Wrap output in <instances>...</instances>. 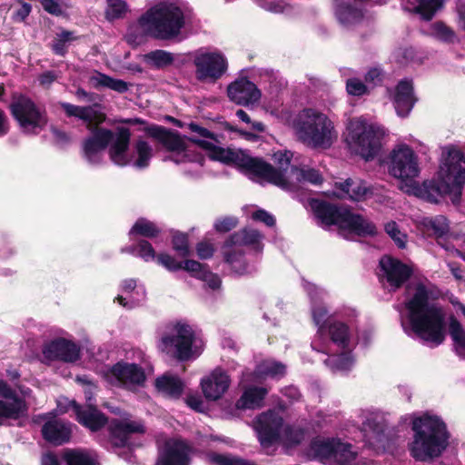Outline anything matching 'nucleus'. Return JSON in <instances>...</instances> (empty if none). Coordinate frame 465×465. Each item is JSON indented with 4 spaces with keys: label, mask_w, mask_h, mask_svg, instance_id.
Masks as SVG:
<instances>
[{
    "label": "nucleus",
    "mask_w": 465,
    "mask_h": 465,
    "mask_svg": "<svg viewBox=\"0 0 465 465\" xmlns=\"http://www.w3.org/2000/svg\"><path fill=\"white\" fill-rule=\"evenodd\" d=\"M412 331L422 341L439 346L444 342L445 316L441 307L430 302V291L422 282L414 287V293L405 302Z\"/></svg>",
    "instance_id": "1"
},
{
    "label": "nucleus",
    "mask_w": 465,
    "mask_h": 465,
    "mask_svg": "<svg viewBox=\"0 0 465 465\" xmlns=\"http://www.w3.org/2000/svg\"><path fill=\"white\" fill-rule=\"evenodd\" d=\"M464 184L465 154L460 151H451L440 166L438 178L424 181L417 189V195L432 203H437L445 195H450L452 203L459 204Z\"/></svg>",
    "instance_id": "2"
},
{
    "label": "nucleus",
    "mask_w": 465,
    "mask_h": 465,
    "mask_svg": "<svg viewBox=\"0 0 465 465\" xmlns=\"http://www.w3.org/2000/svg\"><path fill=\"white\" fill-rule=\"evenodd\" d=\"M413 440L409 444L412 458L419 461L440 457L449 445L446 423L437 415L424 413L411 422Z\"/></svg>",
    "instance_id": "3"
},
{
    "label": "nucleus",
    "mask_w": 465,
    "mask_h": 465,
    "mask_svg": "<svg viewBox=\"0 0 465 465\" xmlns=\"http://www.w3.org/2000/svg\"><path fill=\"white\" fill-rule=\"evenodd\" d=\"M90 135L83 140V156L91 164L101 163L99 153L109 145V157L111 161L120 167L129 165L132 159L127 156L130 146L131 131L127 127H117L114 134L110 129L88 130Z\"/></svg>",
    "instance_id": "4"
},
{
    "label": "nucleus",
    "mask_w": 465,
    "mask_h": 465,
    "mask_svg": "<svg viewBox=\"0 0 465 465\" xmlns=\"http://www.w3.org/2000/svg\"><path fill=\"white\" fill-rule=\"evenodd\" d=\"M138 24L155 39L172 40L180 35L185 25L184 14L174 5H156L143 14Z\"/></svg>",
    "instance_id": "5"
},
{
    "label": "nucleus",
    "mask_w": 465,
    "mask_h": 465,
    "mask_svg": "<svg viewBox=\"0 0 465 465\" xmlns=\"http://www.w3.org/2000/svg\"><path fill=\"white\" fill-rule=\"evenodd\" d=\"M297 137L312 148H330L333 143L334 126L328 116L312 108L303 109L294 121Z\"/></svg>",
    "instance_id": "6"
},
{
    "label": "nucleus",
    "mask_w": 465,
    "mask_h": 465,
    "mask_svg": "<svg viewBox=\"0 0 465 465\" xmlns=\"http://www.w3.org/2000/svg\"><path fill=\"white\" fill-rule=\"evenodd\" d=\"M347 130L346 143L353 153L367 162L379 155L385 135L382 127L356 119L350 121Z\"/></svg>",
    "instance_id": "7"
},
{
    "label": "nucleus",
    "mask_w": 465,
    "mask_h": 465,
    "mask_svg": "<svg viewBox=\"0 0 465 465\" xmlns=\"http://www.w3.org/2000/svg\"><path fill=\"white\" fill-rule=\"evenodd\" d=\"M10 114L24 132L37 134L45 128L48 116L45 109H42L28 96L15 94L9 104Z\"/></svg>",
    "instance_id": "8"
},
{
    "label": "nucleus",
    "mask_w": 465,
    "mask_h": 465,
    "mask_svg": "<svg viewBox=\"0 0 465 465\" xmlns=\"http://www.w3.org/2000/svg\"><path fill=\"white\" fill-rule=\"evenodd\" d=\"M146 431L145 423L141 419H114L108 428L109 443L114 452L121 449L133 451L142 446L139 440Z\"/></svg>",
    "instance_id": "9"
},
{
    "label": "nucleus",
    "mask_w": 465,
    "mask_h": 465,
    "mask_svg": "<svg viewBox=\"0 0 465 465\" xmlns=\"http://www.w3.org/2000/svg\"><path fill=\"white\" fill-rule=\"evenodd\" d=\"M194 340L195 333L189 324L176 322L162 335L158 347L178 361H187L193 358Z\"/></svg>",
    "instance_id": "10"
},
{
    "label": "nucleus",
    "mask_w": 465,
    "mask_h": 465,
    "mask_svg": "<svg viewBox=\"0 0 465 465\" xmlns=\"http://www.w3.org/2000/svg\"><path fill=\"white\" fill-rule=\"evenodd\" d=\"M237 166L246 173L262 178L283 190H290L292 186L281 169H276L262 158L252 157L242 152Z\"/></svg>",
    "instance_id": "11"
},
{
    "label": "nucleus",
    "mask_w": 465,
    "mask_h": 465,
    "mask_svg": "<svg viewBox=\"0 0 465 465\" xmlns=\"http://www.w3.org/2000/svg\"><path fill=\"white\" fill-rule=\"evenodd\" d=\"M308 205L318 223L323 227L337 226L343 230L351 207L318 198H310Z\"/></svg>",
    "instance_id": "12"
},
{
    "label": "nucleus",
    "mask_w": 465,
    "mask_h": 465,
    "mask_svg": "<svg viewBox=\"0 0 465 465\" xmlns=\"http://www.w3.org/2000/svg\"><path fill=\"white\" fill-rule=\"evenodd\" d=\"M389 173L401 181H412L420 174L418 157L409 145L402 144L391 151Z\"/></svg>",
    "instance_id": "13"
},
{
    "label": "nucleus",
    "mask_w": 465,
    "mask_h": 465,
    "mask_svg": "<svg viewBox=\"0 0 465 465\" xmlns=\"http://www.w3.org/2000/svg\"><path fill=\"white\" fill-rule=\"evenodd\" d=\"M193 64L195 67V78L201 83H215L228 69L227 59L219 52L197 54Z\"/></svg>",
    "instance_id": "14"
},
{
    "label": "nucleus",
    "mask_w": 465,
    "mask_h": 465,
    "mask_svg": "<svg viewBox=\"0 0 465 465\" xmlns=\"http://www.w3.org/2000/svg\"><path fill=\"white\" fill-rule=\"evenodd\" d=\"M382 277L394 290L401 288L412 276L413 270L408 264L391 255H383L379 261Z\"/></svg>",
    "instance_id": "15"
},
{
    "label": "nucleus",
    "mask_w": 465,
    "mask_h": 465,
    "mask_svg": "<svg viewBox=\"0 0 465 465\" xmlns=\"http://www.w3.org/2000/svg\"><path fill=\"white\" fill-rule=\"evenodd\" d=\"M192 447L182 439L166 440L154 465H190Z\"/></svg>",
    "instance_id": "16"
},
{
    "label": "nucleus",
    "mask_w": 465,
    "mask_h": 465,
    "mask_svg": "<svg viewBox=\"0 0 465 465\" xmlns=\"http://www.w3.org/2000/svg\"><path fill=\"white\" fill-rule=\"evenodd\" d=\"M283 419L272 411L260 414L256 420L255 430L262 446L270 447L279 441Z\"/></svg>",
    "instance_id": "17"
},
{
    "label": "nucleus",
    "mask_w": 465,
    "mask_h": 465,
    "mask_svg": "<svg viewBox=\"0 0 465 465\" xmlns=\"http://www.w3.org/2000/svg\"><path fill=\"white\" fill-rule=\"evenodd\" d=\"M43 354L49 361H60L73 363L81 356V349L74 341L65 338H56L46 343Z\"/></svg>",
    "instance_id": "18"
},
{
    "label": "nucleus",
    "mask_w": 465,
    "mask_h": 465,
    "mask_svg": "<svg viewBox=\"0 0 465 465\" xmlns=\"http://www.w3.org/2000/svg\"><path fill=\"white\" fill-rule=\"evenodd\" d=\"M69 406L74 413L75 420L93 432L101 430L108 423V417L96 406L83 407L74 400L69 401Z\"/></svg>",
    "instance_id": "19"
},
{
    "label": "nucleus",
    "mask_w": 465,
    "mask_h": 465,
    "mask_svg": "<svg viewBox=\"0 0 465 465\" xmlns=\"http://www.w3.org/2000/svg\"><path fill=\"white\" fill-rule=\"evenodd\" d=\"M227 95L236 104L246 106L257 103L262 93L247 77H242L228 85Z\"/></svg>",
    "instance_id": "20"
},
{
    "label": "nucleus",
    "mask_w": 465,
    "mask_h": 465,
    "mask_svg": "<svg viewBox=\"0 0 465 465\" xmlns=\"http://www.w3.org/2000/svg\"><path fill=\"white\" fill-rule=\"evenodd\" d=\"M144 131L149 136L157 140L168 152L181 153L187 150L184 141L186 136L183 137L178 131L158 124H152Z\"/></svg>",
    "instance_id": "21"
},
{
    "label": "nucleus",
    "mask_w": 465,
    "mask_h": 465,
    "mask_svg": "<svg viewBox=\"0 0 465 465\" xmlns=\"http://www.w3.org/2000/svg\"><path fill=\"white\" fill-rule=\"evenodd\" d=\"M231 383L228 374L218 368L202 380L201 387L204 397L210 401L219 400L229 389Z\"/></svg>",
    "instance_id": "22"
},
{
    "label": "nucleus",
    "mask_w": 465,
    "mask_h": 465,
    "mask_svg": "<svg viewBox=\"0 0 465 465\" xmlns=\"http://www.w3.org/2000/svg\"><path fill=\"white\" fill-rule=\"evenodd\" d=\"M41 434L46 442L54 446H61L71 440V425L60 419H49L42 426Z\"/></svg>",
    "instance_id": "23"
},
{
    "label": "nucleus",
    "mask_w": 465,
    "mask_h": 465,
    "mask_svg": "<svg viewBox=\"0 0 465 465\" xmlns=\"http://www.w3.org/2000/svg\"><path fill=\"white\" fill-rule=\"evenodd\" d=\"M109 373L124 385L142 386L146 380L143 369L136 363L119 361L110 368Z\"/></svg>",
    "instance_id": "24"
},
{
    "label": "nucleus",
    "mask_w": 465,
    "mask_h": 465,
    "mask_svg": "<svg viewBox=\"0 0 465 465\" xmlns=\"http://www.w3.org/2000/svg\"><path fill=\"white\" fill-rule=\"evenodd\" d=\"M333 13L338 22L345 27L360 25L364 18L362 9L356 3L333 0Z\"/></svg>",
    "instance_id": "25"
},
{
    "label": "nucleus",
    "mask_w": 465,
    "mask_h": 465,
    "mask_svg": "<svg viewBox=\"0 0 465 465\" xmlns=\"http://www.w3.org/2000/svg\"><path fill=\"white\" fill-rule=\"evenodd\" d=\"M417 98L414 96L411 81L401 80L395 87L393 104L396 113L401 117H407L412 110Z\"/></svg>",
    "instance_id": "26"
},
{
    "label": "nucleus",
    "mask_w": 465,
    "mask_h": 465,
    "mask_svg": "<svg viewBox=\"0 0 465 465\" xmlns=\"http://www.w3.org/2000/svg\"><path fill=\"white\" fill-rule=\"evenodd\" d=\"M222 255L232 272L239 276L251 274L254 271L247 262L244 251L237 246H226L225 241L222 246Z\"/></svg>",
    "instance_id": "27"
},
{
    "label": "nucleus",
    "mask_w": 465,
    "mask_h": 465,
    "mask_svg": "<svg viewBox=\"0 0 465 465\" xmlns=\"http://www.w3.org/2000/svg\"><path fill=\"white\" fill-rule=\"evenodd\" d=\"M335 188L341 192L339 198H348L354 202H361L373 195V190L362 180L348 178L343 182L335 183Z\"/></svg>",
    "instance_id": "28"
},
{
    "label": "nucleus",
    "mask_w": 465,
    "mask_h": 465,
    "mask_svg": "<svg viewBox=\"0 0 465 465\" xmlns=\"http://www.w3.org/2000/svg\"><path fill=\"white\" fill-rule=\"evenodd\" d=\"M263 235L256 229L242 228L232 233L226 240V246H252L255 251L261 252L263 248L261 242Z\"/></svg>",
    "instance_id": "29"
},
{
    "label": "nucleus",
    "mask_w": 465,
    "mask_h": 465,
    "mask_svg": "<svg viewBox=\"0 0 465 465\" xmlns=\"http://www.w3.org/2000/svg\"><path fill=\"white\" fill-rule=\"evenodd\" d=\"M343 231H348L360 237H373L378 233L376 225L360 213L351 210L349 213Z\"/></svg>",
    "instance_id": "30"
},
{
    "label": "nucleus",
    "mask_w": 465,
    "mask_h": 465,
    "mask_svg": "<svg viewBox=\"0 0 465 465\" xmlns=\"http://www.w3.org/2000/svg\"><path fill=\"white\" fill-rule=\"evenodd\" d=\"M5 400H11V401L0 400V426L4 425L5 420H19L28 411L25 400L20 396L5 398Z\"/></svg>",
    "instance_id": "31"
},
{
    "label": "nucleus",
    "mask_w": 465,
    "mask_h": 465,
    "mask_svg": "<svg viewBox=\"0 0 465 465\" xmlns=\"http://www.w3.org/2000/svg\"><path fill=\"white\" fill-rule=\"evenodd\" d=\"M267 394V390L262 387H250L246 389L242 396L236 401L237 410H247L259 408Z\"/></svg>",
    "instance_id": "32"
},
{
    "label": "nucleus",
    "mask_w": 465,
    "mask_h": 465,
    "mask_svg": "<svg viewBox=\"0 0 465 465\" xmlns=\"http://www.w3.org/2000/svg\"><path fill=\"white\" fill-rule=\"evenodd\" d=\"M156 262L169 272L184 270L190 274L191 272H194L196 268H200L199 262L197 261L185 259L184 261L179 262L173 256L165 252L158 253Z\"/></svg>",
    "instance_id": "33"
},
{
    "label": "nucleus",
    "mask_w": 465,
    "mask_h": 465,
    "mask_svg": "<svg viewBox=\"0 0 465 465\" xmlns=\"http://www.w3.org/2000/svg\"><path fill=\"white\" fill-rule=\"evenodd\" d=\"M62 460L65 465H100L97 457L84 449H64Z\"/></svg>",
    "instance_id": "34"
},
{
    "label": "nucleus",
    "mask_w": 465,
    "mask_h": 465,
    "mask_svg": "<svg viewBox=\"0 0 465 465\" xmlns=\"http://www.w3.org/2000/svg\"><path fill=\"white\" fill-rule=\"evenodd\" d=\"M325 332L330 336L331 341L342 351L348 349L350 344L349 326L341 322L332 321L328 323Z\"/></svg>",
    "instance_id": "35"
},
{
    "label": "nucleus",
    "mask_w": 465,
    "mask_h": 465,
    "mask_svg": "<svg viewBox=\"0 0 465 465\" xmlns=\"http://www.w3.org/2000/svg\"><path fill=\"white\" fill-rule=\"evenodd\" d=\"M156 389L172 398L178 399L183 392V382L177 376L163 374L155 380Z\"/></svg>",
    "instance_id": "36"
},
{
    "label": "nucleus",
    "mask_w": 465,
    "mask_h": 465,
    "mask_svg": "<svg viewBox=\"0 0 465 465\" xmlns=\"http://www.w3.org/2000/svg\"><path fill=\"white\" fill-rule=\"evenodd\" d=\"M134 148L135 151V153L137 154V158L133 161V156L131 155L130 158L132 159L131 163L129 164H133L134 167L137 169H145L150 165L151 159L153 158V148L149 144L148 142L138 139L135 141L134 144ZM129 157V155L127 154Z\"/></svg>",
    "instance_id": "37"
},
{
    "label": "nucleus",
    "mask_w": 465,
    "mask_h": 465,
    "mask_svg": "<svg viewBox=\"0 0 465 465\" xmlns=\"http://www.w3.org/2000/svg\"><path fill=\"white\" fill-rule=\"evenodd\" d=\"M337 442L338 440L333 438L327 440L314 439L310 444V450L317 459L331 461Z\"/></svg>",
    "instance_id": "38"
},
{
    "label": "nucleus",
    "mask_w": 465,
    "mask_h": 465,
    "mask_svg": "<svg viewBox=\"0 0 465 465\" xmlns=\"http://www.w3.org/2000/svg\"><path fill=\"white\" fill-rule=\"evenodd\" d=\"M162 230L158 225L143 217H140L134 223L129 231V235H138L144 238L153 239L160 235Z\"/></svg>",
    "instance_id": "39"
},
{
    "label": "nucleus",
    "mask_w": 465,
    "mask_h": 465,
    "mask_svg": "<svg viewBox=\"0 0 465 465\" xmlns=\"http://www.w3.org/2000/svg\"><path fill=\"white\" fill-rule=\"evenodd\" d=\"M449 334L458 355L465 353V328L460 321L451 315L449 318Z\"/></svg>",
    "instance_id": "40"
},
{
    "label": "nucleus",
    "mask_w": 465,
    "mask_h": 465,
    "mask_svg": "<svg viewBox=\"0 0 465 465\" xmlns=\"http://www.w3.org/2000/svg\"><path fill=\"white\" fill-rule=\"evenodd\" d=\"M423 224L427 232H431V234L437 239L438 243L441 245L440 239L443 238L450 232V223L448 219L443 215H437L425 219Z\"/></svg>",
    "instance_id": "41"
},
{
    "label": "nucleus",
    "mask_w": 465,
    "mask_h": 465,
    "mask_svg": "<svg viewBox=\"0 0 465 465\" xmlns=\"http://www.w3.org/2000/svg\"><path fill=\"white\" fill-rule=\"evenodd\" d=\"M350 443H343L340 440L336 443L335 452L331 458L334 465H352L357 458V453L351 450Z\"/></svg>",
    "instance_id": "42"
},
{
    "label": "nucleus",
    "mask_w": 465,
    "mask_h": 465,
    "mask_svg": "<svg viewBox=\"0 0 465 465\" xmlns=\"http://www.w3.org/2000/svg\"><path fill=\"white\" fill-rule=\"evenodd\" d=\"M78 36L74 35L73 31L63 30L60 34H56L51 44L52 52L59 56H65L67 54V44L75 41Z\"/></svg>",
    "instance_id": "43"
},
{
    "label": "nucleus",
    "mask_w": 465,
    "mask_h": 465,
    "mask_svg": "<svg viewBox=\"0 0 465 465\" xmlns=\"http://www.w3.org/2000/svg\"><path fill=\"white\" fill-rule=\"evenodd\" d=\"M444 0H419L414 12L425 21L431 20L435 14L443 7Z\"/></svg>",
    "instance_id": "44"
},
{
    "label": "nucleus",
    "mask_w": 465,
    "mask_h": 465,
    "mask_svg": "<svg viewBox=\"0 0 465 465\" xmlns=\"http://www.w3.org/2000/svg\"><path fill=\"white\" fill-rule=\"evenodd\" d=\"M200 268H196L194 272L190 275L207 283L212 290H218L221 287L222 281L218 274L212 272L206 263L199 262Z\"/></svg>",
    "instance_id": "45"
},
{
    "label": "nucleus",
    "mask_w": 465,
    "mask_h": 465,
    "mask_svg": "<svg viewBox=\"0 0 465 465\" xmlns=\"http://www.w3.org/2000/svg\"><path fill=\"white\" fill-rule=\"evenodd\" d=\"M145 60L151 63L156 69H162L171 65L174 61V57L170 52L157 49L146 54Z\"/></svg>",
    "instance_id": "46"
},
{
    "label": "nucleus",
    "mask_w": 465,
    "mask_h": 465,
    "mask_svg": "<svg viewBox=\"0 0 465 465\" xmlns=\"http://www.w3.org/2000/svg\"><path fill=\"white\" fill-rule=\"evenodd\" d=\"M172 247L181 258H187L192 254L189 245V236L185 232H175L172 236Z\"/></svg>",
    "instance_id": "47"
},
{
    "label": "nucleus",
    "mask_w": 465,
    "mask_h": 465,
    "mask_svg": "<svg viewBox=\"0 0 465 465\" xmlns=\"http://www.w3.org/2000/svg\"><path fill=\"white\" fill-rule=\"evenodd\" d=\"M105 18L114 21L123 18L128 11V5L124 0H106Z\"/></svg>",
    "instance_id": "48"
},
{
    "label": "nucleus",
    "mask_w": 465,
    "mask_h": 465,
    "mask_svg": "<svg viewBox=\"0 0 465 465\" xmlns=\"http://www.w3.org/2000/svg\"><path fill=\"white\" fill-rule=\"evenodd\" d=\"M432 32L434 36L443 43L454 44L458 42V37L454 30L441 21H438L432 25Z\"/></svg>",
    "instance_id": "49"
},
{
    "label": "nucleus",
    "mask_w": 465,
    "mask_h": 465,
    "mask_svg": "<svg viewBox=\"0 0 465 465\" xmlns=\"http://www.w3.org/2000/svg\"><path fill=\"white\" fill-rule=\"evenodd\" d=\"M96 80V87L103 86L124 94L128 91V84L122 79H115L104 74H99Z\"/></svg>",
    "instance_id": "50"
},
{
    "label": "nucleus",
    "mask_w": 465,
    "mask_h": 465,
    "mask_svg": "<svg viewBox=\"0 0 465 465\" xmlns=\"http://www.w3.org/2000/svg\"><path fill=\"white\" fill-rule=\"evenodd\" d=\"M241 153L242 152H235L232 149H224L216 145L210 157L213 160L220 161L226 164L233 163L237 165Z\"/></svg>",
    "instance_id": "51"
},
{
    "label": "nucleus",
    "mask_w": 465,
    "mask_h": 465,
    "mask_svg": "<svg viewBox=\"0 0 465 465\" xmlns=\"http://www.w3.org/2000/svg\"><path fill=\"white\" fill-rule=\"evenodd\" d=\"M208 458L210 462L214 465H256L253 462L239 457L221 454L217 452L210 453Z\"/></svg>",
    "instance_id": "52"
},
{
    "label": "nucleus",
    "mask_w": 465,
    "mask_h": 465,
    "mask_svg": "<svg viewBox=\"0 0 465 465\" xmlns=\"http://www.w3.org/2000/svg\"><path fill=\"white\" fill-rule=\"evenodd\" d=\"M325 363L333 370L345 371L349 370L352 365V358L350 352L344 350L339 354L330 356L325 360Z\"/></svg>",
    "instance_id": "53"
},
{
    "label": "nucleus",
    "mask_w": 465,
    "mask_h": 465,
    "mask_svg": "<svg viewBox=\"0 0 465 465\" xmlns=\"http://www.w3.org/2000/svg\"><path fill=\"white\" fill-rule=\"evenodd\" d=\"M61 108L64 110L65 114L68 117H76L82 121H84L85 124L87 120H89V111L91 110V106H79L74 105L70 103H60Z\"/></svg>",
    "instance_id": "54"
},
{
    "label": "nucleus",
    "mask_w": 465,
    "mask_h": 465,
    "mask_svg": "<svg viewBox=\"0 0 465 465\" xmlns=\"http://www.w3.org/2000/svg\"><path fill=\"white\" fill-rule=\"evenodd\" d=\"M61 108L64 110L65 114L68 117H76L82 121H84L85 124L87 120H89V111L91 110V106H79L74 105L70 103H60Z\"/></svg>",
    "instance_id": "55"
},
{
    "label": "nucleus",
    "mask_w": 465,
    "mask_h": 465,
    "mask_svg": "<svg viewBox=\"0 0 465 465\" xmlns=\"http://www.w3.org/2000/svg\"><path fill=\"white\" fill-rule=\"evenodd\" d=\"M312 319L316 326H318V332L321 334L325 333V328L331 321L328 320V311L325 307L318 306L312 310Z\"/></svg>",
    "instance_id": "56"
},
{
    "label": "nucleus",
    "mask_w": 465,
    "mask_h": 465,
    "mask_svg": "<svg viewBox=\"0 0 465 465\" xmlns=\"http://www.w3.org/2000/svg\"><path fill=\"white\" fill-rule=\"evenodd\" d=\"M239 220L234 216H223L216 219L213 228L219 233L231 232L237 227Z\"/></svg>",
    "instance_id": "57"
},
{
    "label": "nucleus",
    "mask_w": 465,
    "mask_h": 465,
    "mask_svg": "<svg viewBox=\"0 0 465 465\" xmlns=\"http://www.w3.org/2000/svg\"><path fill=\"white\" fill-rule=\"evenodd\" d=\"M385 232L390 235V237L394 241L399 248H405L406 234L401 233L398 224L395 222L391 221L385 224Z\"/></svg>",
    "instance_id": "58"
},
{
    "label": "nucleus",
    "mask_w": 465,
    "mask_h": 465,
    "mask_svg": "<svg viewBox=\"0 0 465 465\" xmlns=\"http://www.w3.org/2000/svg\"><path fill=\"white\" fill-rule=\"evenodd\" d=\"M346 90L349 94L353 96H362L369 93L366 84L358 78H349L346 81Z\"/></svg>",
    "instance_id": "59"
},
{
    "label": "nucleus",
    "mask_w": 465,
    "mask_h": 465,
    "mask_svg": "<svg viewBox=\"0 0 465 465\" xmlns=\"http://www.w3.org/2000/svg\"><path fill=\"white\" fill-rule=\"evenodd\" d=\"M88 114L89 120H87L85 124L87 130L105 129L104 127L100 126L106 121V114L104 113L94 110L93 106H91V110Z\"/></svg>",
    "instance_id": "60"
},
{
    "label": "nucleus",
    "mask_w": 465,
    "mask_h": 465,
    "mask_svg": "<svg viewBox=\"0 0 465 465\" xmlns=\"http://www.w3.org/2000/svg\"><path fill=\"white\" fill-rule=\"evenodd\" d=\"M138 255L144 261L157 259V254L153 245L145 239L139 240L137 242Z\"/></svg>",
    "instance_id": "61"
},
{
    "label": "nucleus",
    "mask_w": 465,
    "mask_h": 465,
    "mask_svg": "<svg viewBox=\"0 0 465 465\" xmlns=\"http://www.w3.org/2000/svg\"><path fill=\"white\" fill-rule=\"evenodd\" d=\"M300 175L304 181H307L315 185L321 184L323 181L320 172L313 168L300 170Z\"/></svg>",
    "instance_id": "62"
},
{
    "label": "nucleus",
    "mask_w": 465,
    "mask_h": 465,
    "mask_svg": "<svg viewBox=\"0 0 465 465\" xmlns=\"http://www.w3.org/2000/svg\"><path fill=\"white\" fill-rule=\"evenodd\" d=\"M263 372L270 377H282L286 372V366L280 361H272L266 364Z\"/></svg>",
    "instance_id": "63"
},
{
    "label": "nucleus",
    "mask_w": 465,
    "mask_h": 465,
    "mask_svg": "<svg viewBox=\"0 0 465 465\" xmlns=\"http://www.w3.org/2000/svg\"><path fill=\"white\" fill-rule=\"evenodd\" d=\"M252 218L254 221L263 223L269 227H272L276 223V220L273 215L263 209H259L252 213Z\"/></svg>",
    "instance_id": "64"
}]
</instances>
